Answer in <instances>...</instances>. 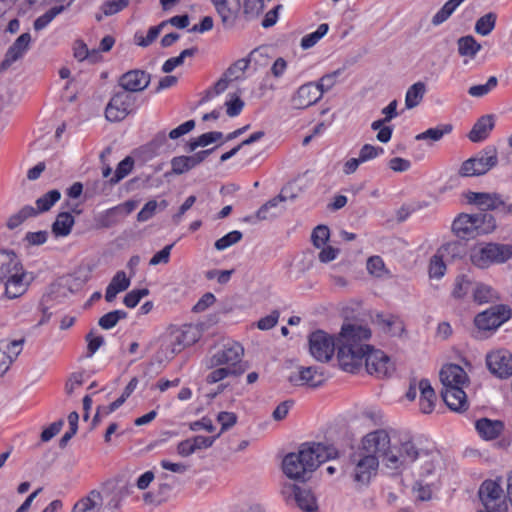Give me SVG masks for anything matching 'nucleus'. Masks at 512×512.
<instances>
[{
  "label": "nucleus",
  "mask_w": 512,
  "mask_h": 512,
  "mask_svg": "<svg viewBox=\"0 0 512 512\" xmlns=\"http://www.w3.org/2000/svg\"><path fill=\"white\" fill-rule=\"evenodd\" d=\"M371 337V331L357 324L342 326L338 338V360L340 367L349 373H355L361 366L367 351L372 347L365 343Z\"/></svg>",
  "instance_id": "1"
},
{
  "label": "nucleus",
  "mask_w": 512,
  "mask_h": 512,
  "mask_svg": "<svg viewBox=\"0 0 512 512\" xmlns=\"http://www.w3.org/2000/svg\"><path fill=\"white\" fill-rule=\"evenodd\" d=\"M441 391L444 402L454 411L465 410L468 407L464 388L469 384L465 370L457 364H446L440 370Z\"/></svg>",
  "instance_id": "2"
},
{
  "label": "nucleus",
  "mask_w": 512,
  "mask_h": 512,
  "mask_svg": "<svg viewBox=\"0 0 512 512\" xmlns=\"http://www.w3.org/2000/svg\"><path fill=\"white\" fill-rule=\"evenodd\" d=\"M359 448L363 453L374 454L378 460L382 458L388 468L398 469L402 466V461L392 449L390 434L385 429L367 433L362 438Z\"/></svg>",
  "instance_id": "3"
},
{
  "label": "nucleus",
  "mask_w": 512,
  "mask_h": 512,
  "mask_svg": "<svg viewBox=\"0 0 512 512\" xmlns=\"http://www.w3.org/2000/svg\"><path fill=\"white\" fill-rule=\"evenodd\" d=\"M200 337L201 332L197 326L191 324L180 327L172 326L168 329L165 342L159 353H163L166 360L173 359L185 348L195 344Z\"/></svg>",
  "instance_id": "4"
},
{
  "label": "nucleus",
  "mask_w": 512,
  "mask_h": 512,
  "mask_svg": "<svg viewBox=\"0 0 512 512\" xmlns=\"http://www.w3.org/2000/svg\"><path fill=\"white\" fill-rule=\"evenodd\" d=\"M121 499L106 491L91 490L73 507L72 512H114L120 506Z\"/></svg>",
  "instance_id": "5"
},
{
  "label": "nucleus",
  "mask_w": 512,
  "mask_h": 512,
  "mask_svg": "<svg viewBox=\"0 0 512 512\" xmlns=\"http://www.w3.org/2000/svg\"><path fill=\"white\" fill-rule=\"evenodd\" d=\"M298 453L310 473L321 463L333 459L338 455L336 448L321 443L303 444Z\"/></svg>",
  "instance_id": "6"
},
{
  "label": "nucleus",
  "mask_w": 512,
  "mask_h": 512,
  "mask_svg": "<svg viewBox=\"0 0 512 512\" xmlns=\"http://www.w3.org/2000/svg\"><path fill=\"white\" fill-rule=\"evenodd\" d=\"M491 220L492 216L486 214H460L452 223V231L459 238L474 237L485 232L482 225Z\"/></svg>",
  "instance_id": "7"
},
{
  "label": "nucleus",
  "mask_w": 512,
  "mask_h": 512,
  "mask_svg": "<svg viewBox=\"0 0 512 512\" xmlns=\"http://www.w3.org/2000/svg\"><path fill=\"white\" fill-rule=\"evenodd\" d=\"M243 354L244 349L239 343L227 344L210 358L209 367L224 366L231 370H239L242 375L245 372L241 364Z\"/></svg>",
  "instance_id": "8"
},
{
  "label": "nucleus",
  "mask_w": 512,
  "mask_h": 512,
  "mask_svg": "<svg viewBox=\"0 0 512 512\" xmlns=\"http://www.w3.org/2000/svg\"><path fill=\"white\" fill-rule=\"evenodd\" d=\"M309 352L319 362H328L335 351V340L328 333L317 330L309 335Z\"/></svg>",
  "instance_id": "9"
},
{
  "label": "nucleus",
  "mask_w": 512,
  "mask_h": 512,
  "mask_svg": "<svg viewBox=\"0 0 512 512\" xmlns=\"http://www.w3.org/2000/svg\"><path fill=\"white\" fill-rule=\"evenodd\" d=\"M497 163L498 157L496 152H493L492 154H480L465 160L461 164L458 174L462 177L481 176L495 167Z\"/></svg>",
  "instance_id": "10"
},
{
  "label": "nucleus",
  "mask_w": 512,
  "mask_h": 512,
  "mask_svg": "<svg viewBox=\"0 0 512 512\" xmlns=\"http://www.w3.org/2000/svg\"><path fill=\"white\" fill-rule=\"evenodd\" d=\"M366 371L377 378H385L394 371L390 358L381 350L371 347L364 356Z\"/></svg>",
  "instance_id": "11"
},
{
  "label": "nucleus",
  "mask_w": 512,
  "mask_h": 512,
  "mask_svg": "<svg viewBox=\"0 0 512 512\" xmlns=\"http://www.w3.org/2000/svg\"><path fill=\"white\" fill-rule=\"evenodd\" d=\"M511 317V309L506 305H497L479 313L475 325L480 330H494Z\"/></svg>",
  "instance_id": "12"
},
{
  "label": "nucleus",
  "mask_w": 512,
  "mask_h": 512,
  "mask_svg": "<svg viewBox=\"0 0 512 512\" xmlns=\"http://www.w3.org/2000/svg\"><path fill=\"white\" fill-rule=\"evenodd\" d=\"M355 464L353 479L359 484H367L376 472L379 460L374 454L363 453L360 450L352 456Z\"/></svg>",
  "instance_id": "13"
},
{
  "label": "nucleus",
  "mask_w": 512,
  "mask_h": 512,
  "mask_svg": "<svg viewBox=\"0 0 512 512\" xmlns=\"http://www.w3.org/2000/svg\"><path fill=\"white\" fill-rule=\"evenodd\" d=\"M134 105V98L126 92H117L110 99L105 117L110 122H119L127 117Z\"/></svg>",
  "instance_id": "14"
},
{
  "label": "nucleus",
  "mask_w": 512,
  "mask_h": 512,
  "mask_svg": "<svg viewBox=\"0 0 512 512\" xmlns=\"http://www.w3.org/2000/svg\"><path fill=\"white\" fill-rule=\"evenodd\" d=\"M489 371L496 377L505 379L512 375V354L507 350L490 352L486 356Z\"/></svg>",
  "instance_id": "15"
},
{
  "label": "nucleus",
  "mask_w": 512,
  "mask_h": 512,
  "mask_svg": "<svg viewBox=\"0 0 512 512\" xmlns=\"http://www.w3.org/2000/svg\"><path fill=\"white\" fill-rule=\"evenodd\" d=\"M32 278L28 277L27 271L21 265L13 274H11L2 283L4 285V294L9 299H16L22 296L29 288Z\"/></svg>",
  "instance_id": "16"
},
{
  "label": "nucleus",
  "mask_w": 512,
  "mask_h": 512,
  "mask_svg": "<svg viewBox=\"0 0 512 512\" xmlns=\"http://www.w3.org/2000/svg\"><path fill=\"white\" fill-rule=\"evenodd\" d=\"M32 278L28 277L27 271L21 265L13 274H11L2 283L4 285V294L9 299H16L22 296L29 288Z\"/></svg>",
  "instance_id": "17"
},
{
  "label": "nucleus",
  "mask_w": 512,
  "mask_h": 512,
  "mask_svg": "<svg viewBox=\"0 0 512 512\" xmlns=\"http://www.w3.org/2000/svg\"><path fill=\"white\" fill-rule=\"evenodd\" d=\"M224 28L234 27L240 12V0H211Z\"/></svg>",
  "instance_id": "18"
},
{
  "label": "nucleus",
  "mask_w": 512,
  "mask_h": 512,
  "mask_svg": "<svg viewBox=\"0 0 512 512\" xmlns=\"http://www.w3.org/2000/svg\"><path fill=\"white\" fill-rule=\"evenodd\" d=\"M119 86L123 92H140L147 88L150 83V75L143 70H131L119 78Z\"/></svg>",
  "instance_id": "19"
},
{
  "label": "nucleus",
  "mask_w": 512,
  "mask_h": 512,
  "mask_svg": "<svg viewBox=\"0 0 512 512\" xmlns=\"http://www.w3.org/2000/svg\"><path fill=\"white\" fill-rule=\"evenodd\" d=\"M289 382L293 385H306L309 387H317L321 385L324 380V374L316 367H301L297 374H292L288 378Z\"/></svg>",
  "instance_id": "20"
},
{
  "label": "nucleus",
  "mask_w": 512,
  "mask_h": 512,
  "mask_svg": "<svg viewBox=\"0 0 512 512\" xmlns=\"http://www.w3.org/2000/svg\"><path fill=\"white\" fill-rule=\"evenodd\" d=\"M322 97V91L313 83H308L301 86L296 94L293 96L292 101L297 109H304L319 101Z\"/></svg>",
  "instance_id": "21"
},
{
  "label": "nucleus",
  "mask_w": 512,
  "mask_h": 512,
  "mask_svg": "<svg viewBox=\"0 0 512 512\" xmlns=\"http://www.w3.org/2000/svg\"><path fill=\"white\" fill-rule=\"evenodd\" d=\"M30 42L31 36L29 33L21 34L6 52L5 58L0 65L1 69H7L12 63L22 58L24 53L28 50Z\"/></svg>",
  "instance_id": "22"
},
{
  "label": "nucleus",
  "mask_w": 512,
  "mask_h": 512,
  "mask_svg": "<svg viewBox=\"0 0 512 512\" xmlns=\"http://www.w3.org/2000/svg\"><path fill=\"white\" fill-rule=\"evenodd\" d=\"M283 471L291 479H304L310 471L305 467L299 453H290L283 460Z\"/></svg>",
  "instance_id": "23"
},
{
  "label": "nucleus",
  "mask_w": 512,
  "mask_h": 512,
  "mask_svg": "<svg viewBox=\"0 0 512 512\" xmlns=\"http://www.w3.org/2000/svg\"><path fill=\"white\" fill-rule=\"evenodd\" d=\"M211 150H204L194 154L193 156H179L171 161L172 172L175 174H183L199 163H201Z\"/></svg>",
  "instance_id": "24"
},
{
  "label": "nucleus",
  "mask_w": 512,
  "mask_h": 512,
  "mask_svg": "<svg viewBox=\"0 0 512 512\" xmlns=\"http://www.w3.org/2000/svg\"><path fill=\"white\" fill-rule=\"evenodd\" d=\"M467 199L469 203L479 206L482 210H494L503 204L496 193L469 192Z\"/></svg>",
  "instance_id": "25"
},
{
  "label": "nucleus",
  "mask_w": 512,
  "mask_h": 512,
  "mask_svg": "<svg viewBox=\"0 0 512 512\" xmlns=\"http://www.w3.org/2000/svg\"><path fill=\"white\" fill-rule=\"evenodd\" d=\"M294 499L297 506L304 512H315L318 510L317 499L311 490L293 486Z\"/></svg>",
  "instance_id": "26"
},
{
  "label": "nucleus",
  "mask_w": 512,
  "mask_h": 512,
  "mask_svg": "<svg viewBox=\"0 0 512 512\" xmlns=\"http://www.w3.org/2000/svg\"><path fill=\"white\" fill-rule=\"evenodd\" d=\"M22 265L13 251H0V283L6 280Z\"/></svg>",
  "instance_id": "27"
},
{
  "label": "nucleus",
  "mask_w": 512,
  "mask_h": 512,
  "mask_svg": "<svg viewBox=\"0 0 512 512\" xmlns=\"http://www.w3.org/2000/svg\"><path fill=\"white\" fill-rule=\"evenodd\" d=\"M418 389L420 393V409L423 413H431L434 409L436 394L432 388L430 382L426 379H422L418 383Z\"/></svg>",
  "instance_id": "28"
},
{
  "label": "nucleus",
  "mask_w": 512,
  "mask_h": 512,
  "mask_svg": "<svg viewBox=\"0 0 512 512\" xmlns=\"http://www.w3.org/2000/svg\"><path fill=\"white\" fill-rule=\"evenodd\" d=\"M478 433L486 440L497 438L503 430V423L498 420L482 418L476 422Z\"/></svg>",
  "instance_id": "29"
},
{
  "label": "nucleus",
  "mask_w": 512,
  "mask_h": 512,
  "mask_svg": "<svg viewBox=\"0 0 512 512\" xmlns=\"http://www.w3.org/2000/svg\"><path fill=\"white\" fill-rule=\"evenodd\" d=\"M130 286V279L126 276L124 271H118L114 277L112 278L111 282L109 283L105 299L107 302H112L116 295L122 291H125Z\"/></svg>",
  "instance_id": "30"
},
{
  "label": "nucleus",
  "mask_w": 512,
  "mask_h": 512,
  "mask_svg": "<svg viewBox=\"0 0 512 512\" xmlns=\"http://www.w3.org/2000/svg\"><path fill=\"white\" fill-rule=\"evenodd\" d=\"M493 117L490 115L482 116L473 126L469 132V139L472 142H479L484 140L489 132L493 129Z\"/></svg>",
  "instance_id": "31"
},
{
  "label": "nucleus",
  "mask_w": 512,
  "mask_h": 512,
  "mask_svg": "<svg viewBox=\"0 0 512 512\" xmlns=\"http://www.w3.org/2000/svg\"><path fill=\"white\" fill-rule=\"evenodd\" d=\"M75 219L69 212H61L52 224V233L55 237H66L71 233Z\"/></svg>",
  "instance_id": "32"
},
{
  "label": "nucleus",
  "mask_w": 512,
  "mask_h": 512,
  "mask_svg": "<svg viewBox=\"0 0 512 512\" xmlns=\"http://www.w3.org/2000/svg\"><path fill=\"white\" fill-rule=\"evenodd\" d=\"M426 92L425 83L419 81L410 86L405 95V106L407 109H413L418 106Z\"/></svg>",
  "instance_id": "33"
},
{
  "label": "nucleus",
  "mask_w": 512,
  "mask_h": 512,
  "mask_svg": "<svg viewBox=\"0 0 512 512\" xmlns=\"http://www.w3.org/2000/svg\"><path fill=\"white\" fill-rule=\"evenodd\" d=\"M439 459L436 451L421 450L420 456L417 458L416 467L422 474L429 475L435 468V464Z\"/></svg>",
  "instance_id": "34"
},
{
  "label": "nucleus",
  "mask_w": 512,
  "mask_h": 512,
  "mask_svg": "<svg viewBox=\"0 0 512 512\" xmlns=\"http://www.w3.org/2000/svg\"><path fill=\"white\" fill-rule=\"evenodd\" d=\"M457 45L459 54L470 58H473L481 49V44L473 36L460 37L457 40Z\"/></svg>",
  "instance_id": "35"
},
{
  "label": "nucleus",
  "mask_w": 512,
  "mask_h": 512,
  "mask_svg": "<svg viewBox=\"0 0 512 512\" xmlns=\"http://www.w3.org/2000/svg\"><path fill=\"white\" fill-rule=\"evenodd\" d=\"M473 298L476 302L483 304L497 301L499 295L492 287L480 283L473 291Z\"/></svg>",
  "instance_id": "36"
},
{
  "label": "nucleus",
  "mask_w": 512,
  "mask_h": 512,
  "mask_svg": "<svg viewBox=\"0 0 512 512\" xmlns=\"http://www.w3.org/2000/svg\"><path fill=\"white\" fill-rule=\"evenodd\" d=\"M212 371L206 376V382L208 384L218 383L228 377H238L241 375L239 370H231L224 366L210 367Z\"/></svg>",
  "instance_id": "37"
},
{
  "label": "nucleus",
  "mask_w": 512,
  "mask_h": 512,
  "mask_svg": "<svg viewBox=\"0 0 512 512\" xmlns=\"http://www.w3.org/2000/svg\"><path fill=\"white\" fill-rule=\"evenodd\" d=\"M37 215V211L32 206H25L20 209L17 213L11 215L7 220V227L9 229H15L20 226L25 220Z\"/></svg>",
  "instance_id": "38"
},
{
  "label": "nucleus",
  "mask_w": 512,
  "mask_h": 512,
  "mask_svg": "<svg viewBox=\"0 0 512 512\" xmlns=\"http://www.w3.org/2000/svg\"><path fill=\"white\" fill-rule=\"evenodd\" d=\"M367 271L376 278H383L389 275L383 259L380 256H371L366 263Z\"/></svg>",
  "instance_id": "39"
},
{
  "label": "nucleus",
  "mask_w": 512,
  "mask_h": 512,
  "mask_svg": "<svg viewBox=\"0 0 512 512\" xmlns=\"http://www.w3.org/2000/svg\"><path fill=\"white\" fill-rule=\"evenodd\" d=\"M463 1L464 0H448L443 5V7L433 16L432 23L434 25H440L446 21Z\"/></svg>",
  "instance_id": "40"
},
{
  "label": "nucleus",
  "mask_w": 512,
  "mask_h": 512,
  "mask_svg": "<svg viewBox=\"0 0 512 512\" xmlns=\"http://www.w3.org/2000/svg\"><path fill=\"white\" fill-rule=\"evenodd\" d=\"M61 194L58 190H50L37 199L36 206L37 215L46 212L60 199Z\"/></svg>",
  "instance_id": "41"
},
{
  "label": "nucleus",
  "mask_w": 512,
  "mask_h": 512,
  "mask_svg": "<svg viewBox=\"0 0 512 512\" xmlns=\"http://www.w3.org/2000/svg\"><path fill=\"white\" fill-rule=\"evenodd\" d=\"M223 137L221 132H208L192 139L188 142L187 146L189 151H194L198 147H205Z\"/></svg>",
  "instance_id": "42"
},
{
  "label": "nucleus",
  "mask_w": 512,
  "mask_h": 512,
  "mask_svg": "<svg viewBox=\"0 0 512 512\" xmlns=\"http://www.w3.org/2000/svg\"><path fill=\"white\" fill-rule=\"evenodd\" d=\"M496 15L492 12L480 17L475 24V31L482 35H488L495 27Z\"/></svg>",
  "instance_id": "43"
},
{
  "label": "nucleus",
  "mask_w": 512,
  "mask_h": 512,
  "mask_svg": "<svg viewBox=\"0 0 512 512\" xmlns=\"http://www.w3.org/2000/svg\"><path fill=\"white\" fill-rule=\"evenodd\" d=\"M196 51H197L196 48L185 49L180 53L179 56L166 60L162 66L163 72L169 73V72L173 71L176 67L183 64L184 59L186 57H192L196 53Z\"/></svg>",
  "instance_id": "44"
},
{
  "label": "nucleus",
  "mask_w": 512,
  "mask_h": 512,
  "mask_svg": "<svg viewBox=\"0 0 512 512\" xmlns=\"http://www.w3.org/2000/svg\"><path fill=\"white\" fill-rule=\"evenodd\" d=\"M133 166L134 160L132 157L128 156L122 160L118 164L114 176L109 180L110 184H116L125 178L132 171Z\"/></svg>",
  "instance_id": "45"
},
{
  "label": "nucleus",
  "mask_w": 512,
  "mask_h": 512,
  "mask_svg": "<svg viewBox=\"0 0 512 512\" xmlns=\"http://www.w3.org/2000/svg\"><path fill=\"white\" fill-rule=\"evenodd\" d=\"M380 323L382 324L384 331L393 336H399L405 330L404 323L396 316L381 319Z\"/></svg>",
  "instance_id": "46"
},
{
  "label": "nucleus",
  "mask_w": 512,
  "mask_h": 512,
  "mask_svg": "<svg viewBox=\"0 0 512 512\" xmlns=\"http://www.w3.org/2000/svg\"><path fill=\"white\" fill-rule=\"evenodd\" d=\"M472 288V281L466 275H460L455 280V285L452 291V295L454 298L461 299Z\"/></svg>",
  "instance_id": "47"
},
{
  "label": "nucleus",
  "mask_w": 512,
  "mask_h": 512,
  "mask_svg": "<svg viewBox=\"0 0 512 512\" xmlns=\"http://www.w3.org/2000/svg\"><path fill=\"white\" fill-rule=\"evenodd\" d=\"M65 9V6H56L48 10L45 14L38 17L34 21V29L37 31L45 28L58 14H60Z\"/></svg>",
  "instance_id": "48"
},
{
  "label": "nucleus",
  "mask_w": 512,
  "mask_h": 512,
  "mask_svg": "<svg viewBox=\"0 0 512 512\" xmlns=\"http://www.w3.org/2000/svg\"><path fill=\"white\" fill-rule=\"evenodd\" d=\"M452 131V125L446 124L443 127L430 128L425 132L416 136L417 140L431 139L433 141L440 140L443 135L448 134Z\"/></svg>",
  "instance_id": "49"
},
{
  "label": "nucleus",
  "mask_w": 512,
  "mask_h": 512,
  "mask_svg": "<svg viewBox=\"0 0 512 512\" xmlns=\"http://www.w3.org/2000/svg\"><path fill=\"white\" fill-rule=\"evenodd\" d=\"M421 450H418L415 446V444L410 441H404L401 443L400 448V460L402 461V464L404 463V460H410L415 461L420 456Z\"/></svg>",
  "instance_id": "50"
},
{
  "label": "nucleus",
  "mask_w": 512,
  "mask_h": 512,
  "mask_svg": "<svg viewBox=\"0 0 512 512\" xmlns=\"http://www.w3.org/2000/svg\"><path fill=\"white\" fill-rule=\"evenodd\" d=\"M328 31L327 24L319 25L318 29L302 38L301 46L303 49H308L314 46Z\"/></svg>",
  "instance_id": "51"
},
{
  "label": "nucleus",
  "mask_w": 512,
  "mask_h": 512,
  "mask_svg": "<svg viewBox=\"0 0 512 512\" xmlns=\"http://www.w3.org/2000/svg\"><path fill=\"white\" fill-rule=\"evenodd\" d=\"M126 312L122 310H115L109 312L99 319V325L103 329H110L114 327L120 319L126 318Z\"/></svg>",
  "instance_id": "52"
},
{
  "label": "nucleus",
  "mask_w": 512,
  "mask_h": 512,
  "mask_svg": "<svg viewBox=\"0 0 512 512\" xmlns=\"http://www.w3.org/2000/svg\"><path fill=\"white\" fill-rule=\"evenodd\" d=\"M286 199L287 198L282 194H279L276 197L270 199L264 203L256 212V218L260 221L266 220L268 218V212L271 209L277 207L279 203L286 201Z\"/></svg>",
  "instance_id": "53"
},
{
  "label": "nucleus",
  "mask_w": 512,
  "mask_h": 512,
  "mask_svg": "<svg viewBox=\"0 0 512 512\" xmlns=\"http://www.w3.org/2000/svg\"><path fill=\"white\" fill-rule=\"evenodd\" d=\"M330 237V231L327 226L319 225L317 226L311 235V240L313 242V245L316 248H321L325 246L326 242L328 241Z\"/></svg>",
  "instance_id": "54"
},
{
  "label": "nucleus",
  "mask_w": 512,
  "mask_h": 512,
  "mask_svg": "<svg viewBox=\"0 0 512 512\" xmlns=\"http://www.w3.org/2000/svg\"><path fill=\"white\" fill-rule=\"evenodd\" d=\"M248 61L240 59L232 64L223 74L229 80L234 81L241 77L242 73L247 69Z\"/></svg>",
  "instance_id": "55"
},
{
  "label": "nucleus",
  "mask_w": 512,
  "mask_h": 512,
  "mask_svg": "<svg viewBox=\"0 0 512 512\" xmlns=\"http://www.w3.org/2000/svg\"><path fill=\"white\" fill-rule=\"evenodd\" d=\"M129 4V0H111L106 1L101 6V10L105 16L114 15L124 8H126Z\"/></svg>",
  "instance_id": "56"
},
{
  "label": "nucleus",
  "mask_w": 512,
  "mask_h": 512,
  "mask_svg": "<svg viewBox=\"0 0 512 512\" xmlns=\"http://www.w3.org/2000/svg\"><path fill=\"white\" fill-rule=\"evenodd\" d=\"M496 85L497 78L495 76H491L487 83L471 86L468 92L472 97H481L489 93L494 87H496Z\"/></svg>",
  "instance_id": "57"
},
{
  "label": "nucleus",
  "mask_w": 512,
  "mask_h": 512,
  "mask_svg": "<svg viewBox=\"0 0 512 512\" xmlns=\"http://www.w3.org/2000/svg\"><path fill=\"white\" fill-rule=\"evenodd\" d=\"M242 239V233L240 231H232L215 242V248L217 250H224L233 244L238 243Z\"/></svg>",
  "instance_id": "58"
},
{
  "label": "nucleus",
  "mask_w": 512,
  "mask_h": 512,
  "mask_svg": "<svg viewBox=\"0 0 512 512\" xmlns=\"http://www.w3.org/2000/svg\"><path fill=\"white\" fill-rule=\"evenodd\" d=\"M264 9V0H244V14L248 18L257 17Z\"/></svg>",
  "instance_id": "59"
},
{
  "label": "nucleus",
  "mask_w": 512,
  "mask_h": 512,
  "mask_svg": "<svg viewBox=\"0 0 512 512\" xmlns=\"http://www.w3.org/2000/svg\"><path fill=\"white\" fill-rule=\"evenodd\" d=\"M446 271V265L439 255H434L430 260L429 274L431 277L440 278Z\"/></svg>",
  "instance_id": "60"
},
{
  "label": "nucleus",
  "mask_w": 512,
  "mask_h": 512,
  "mask_svg": "<svg viewBox=\"0 0 512 512\" xmlns=\"http://www.w3.org/2000/svg\"><path fill=\"white\" fill-rule=\"evenodd\" d=\"M217 422L221 425V432H224L237 423V415L233 412L222 411L217 415Z\"/></svg>",
  "instance_id": "61"
},
{
  "label": "nucleus",
  "mask_w": 512,
  "mask_h": 512,
  "mask_svg": "<svg viewBox=\"0 0 512 512\" xmlns=\"http://www.w3.org/2000/svg\"><path fill=\"white\" fill-rule=\"evenodd\" d=\"M148 293V289L132 290L126 294L123 302L127 307L133 308L140 302V300L144 296L148 295Z\"/></svg>",
  "instance_id": "62"
},
{
  "label": "nucleus",
  "mask_w": 512,
  "mask_h": 512,
  "mask_svg": "<svg viewBox=\"0 0 512 512\" xmlns=\"http://www.w3.org/2000/svg\"><path fill=\"white\" fill-rule=\"evenodd\" d=\"M381 153H383V148L375 147L370 144H365L359 152V159L362 162H366L368 160L376 158Z\"/></svg>",
  "instance_id": "63"
},
{
  "label": "nucleus",
  "mask_w": 512,
  "mask_h": 512,
  "mask_svg": "<svg viewBox=\"0 0 512 512\" xmlns=\"http://www.w3.org/2000/svg\"><path fill=\"white\" fill-rule=\"evenodd\" d=\"M165 25H166V22H162L158 26L151 27L148 30L146 37H137V44L139 46H143V47L151 44L158 37L162 27Z\"/></svg>",
  "instance_id": "64"
}]
</instances>
